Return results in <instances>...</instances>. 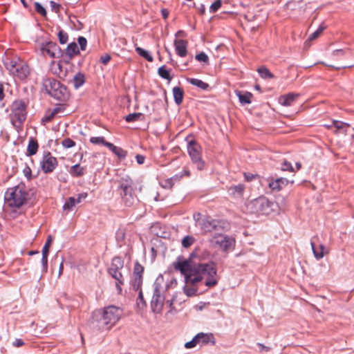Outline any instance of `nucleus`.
Instances as JSON below:
<instances>
[{
  "instance_id": "27",
  "label": "nucleus",
  "mask_w": 354,
  "mask_h": 354,
  "mask_svg": "<svg viewBox=\"0 0 354 354\" xmlns=\"http://www.w3.org/2000/svg\"><path fill=\"white\" fill-rule=\"evenodd\" d=\"M187 82L192 84V85H194L198 88H201L203 90H206L209 87L208 84L204 82L203 81L195 79V78H189L187 79Z\"/></svg>"
},
{
  "instance_id": "58",
  "label": "nucleus",
  "mask_w": 354,
  "mask_h": 354,
  "mask_svg": "<svg viewBox=\"0 0 354 354\" xmlns=\"http://www.w3.org/2000/svg\"><path fill=\"white\" fill-rule=\"evenodd\" d=\"M136 160H137V162L140 165H142L145 162V156H142V155H137L136 156Z\"/></svg>"
},
{
  "instance_id": "60",
  "label": "nucleus",
  "mask_w": 354,
  "mask_h": 354,
  "mask_svg": "<svg viewBox=\"0 0 354 354\" xmlns=\"http://www.w3.org/2000/svg\"><path fill=\"white\" fill-rule=\"evenodd\" d=\"M185 35V33L184 31L183 30H179L176 33V37H183Z\"/></svg>"
},
{
  "instance_id": "17",
  "label": "nucleus",
  "mask_w": 354,
  "mask_h": 354,
  "mask_svg": "<svg viewBox=\"0 0 354 354\" xmlns=\"http://www.w3.org/2000/svg\"><path fill=\"white\" fill-rule=\"evenodd\" d=\"M174 46L176 51V53L180 57H185L187 53V41L183 39H176L174 41Z\"/></svg>"
},
{
  "instance_id": "7",
  "label": "nucleus",
  "mask_w": 354,
  "mask_h": 354,
  "mask_svg": "<svg viewBox=\"0 0 354 354\" xmlns=\"http://www.w3.org/2000/svg\"><path fill=\"white\" fill-rule=\"evenodd\" d=\"M45 86L48 93L56 99L62 100L68 97L66 88L57 80H48Z\"/></svg>"
},
{
  "instance_id": "41",
  "label": "nucleus",
  "mask_w": 354,
  "mask_h": 354,
  "mask_svg": "<svg viewBox=\"0 0 354 354\" xmlns=\"http://www.w3.org/2000/svg\"><path fill=\"white\" fill-rule=\"evenodd\" d=\"M324 30V27H322V26L319 27L316 31H315L313 33H312L309 36L308 40L312 41V40L317 39L322 34V32H323Z\"/></svg>"
},
{
  "instance_id": "6",
  "label": "nucleus",
  "mask_w": 354,
  "mask_h": 354,
  "mask_svg": "<svg viewBox=\"0 0 354 354\" xmlns=\"http://www.w3.org/2000/svg\"><path fill=\"white\" fill-rule=\"evenodd\" d=\"M235 240L233 237L223 234H216L211 239V244L222 251H227L233 248Z\"/></svg>"
},
{
  "instance_id": "1",
  "label": "nucleus",
  "mask_w": 354,
  "mask_h": 354,
  "mask_svg": "<svg viewBox=\"0 0 354 354\" xmlns=\"http://www.w3.org/2000/svg\"><path fill=\"white\" fill-rule=\"evenodd\" d=\"M183 272H189L196 282H204L209 288L215 286L218 283L216 268L213 263H198L192 259L178 261Z\"/></svg>"
},
{
  "instance_id": "51",
  "label": "nucleus",
  "mask_w": 354,
  "mask_h": 354,
  "mask_svg": "<svg viewBox=\"0 0 354 354\" xmlns=\"http://www.w3.org/2000/svg\"><path fill=\"white\" fill-rule=\"evenodd\" d=\"M110 59H111V56L109 54L103 55L100 57V61L104 64H106L110 61Z\"/></svg>"
},
{
  "instance_id": "46",
  "label": "nucleus",
  "mask_w": 354,
  "mask_h": 354,
  "mask_svg": "<svg viewBox=\"0 0 354 354\" xmlns=\"http://www.w3.org/2000/svg\"><path fill=\"white\" fill-rule=\"evenodd\" d=\"M75 142L73 141L72 140L69 139V138H67V139H65L63 140L62 142V145L65 147V148H71V147H73L75 146Z\"/></svg>"
},
{
  "instance_id": "30",
  "label": "nucleus",
  "mask_w": 354,
  "mask_h": 354,
  "mask_svg": "<svg viewBox=\"0 0 354 354\" xmlns=\"http://www.w3.org/2000/svg\"><path fill=\"white\" fill-rule=\"evenodd\" d=\"M136 51L140 55L141 57L146 59L147 61L151 62H153V57L150 55L149 52L140 48V47H136Z\"/></svg>"
},
{
  "instance_id": "59",
  "label": "nucleus",
  "mask_w": 354,
  "mask_h": 354,
  "mask_svg": "<svg viewBox=\"0 0 354 354\" xmlns=\"http://www.w3.org/2000/svg\"><path fill=\"white\" fill-rule=\"evenodd\" d=\"M162 17H164V19H167L169 16V11L166 9H162Z\"/></svg>"
},
{
  "instance_id": "15",
  "label": "nucleus",
  "mask_w": 354,
  "mask_h": 354,
  "mask_svg": "<svg viewBox=\"0 0 354 354\" xmlns=\"http://www.w3.org/2000/svg\"><path fill=\"white\" fill-rule=\"evenodd\" d=\"M12 107L15 117H16L20 122L24 121L26 118L25 105L24 102L21 101L15 102Z\"/></svg>"
},
{
  "instance_id": "22",
  "label": "nucleus",
  "mask_w": 354,
  "mask_h": 354,
  "mask_svg": "<svg viewBox=\"0 0 354 354\" xmlns=\"http://www.w3.org/2000/svg\"><path fill=\"white\" fill-rule=\"evenodd\" d=\"M105 146L111 150L120 158H124L126 156V151L122 148L114 146L112 143H106Z\"/></svg>"
},
{
  "instance_id": "29",
  "label": "nucleus",
  "mask_w": 354,
  "mask_h": 354,
  "mask_svg": "<svg viewBox=\"0 0 354 354\" xmlns=\"http://www.w3.org/2000/svg\"><path fill=\"white\" fill-rule=\"evenodd\" d=\"M76 201L74 197H69L65 202L63 209L64 211L69 212L73 209V207L76 205Z\"/></svg>"
},
{
  "instance_id": "25",
  "label": "nucleus",
  "mask_w": 354,
  "mask_h": 354,
  "mask_svg": "<svg viewBox=\"0 0 354 354\" xmlns=\"http://www.w3.org/2000/svg\"><path fill=\"white\" fill-rule=\"evenodd\" d=\"M172 91L175 102L180 104L183 102V91L179 87H174Z\"/></svg>"
},
{
  "instance_id": "32",
  "label": "nucleus",
  "mask_w": 354,
  "mask_h": 354,
  "mask_svg": "<svg viewBox=\"0 0 354 354\" xmlns=\"http://www.w3.org/2000/svg\"><path fill=\"white\" fill-rule=\"evenodd\" d=\"M158 74L162 78L170 81L171 77L170 75V71L168 70L165 66H161L158 68Z\"/></svg>"
},
{
  "instance_id": "18",
  "label": "nucleus",
  "mask_w": 354,
  "mask_h": 354,
  "mask_svg": "<svg viewBox=\"0 0 354 354\" xmlns=\"http://www.w3.org/2000/svg\"><path fill=\"white\" fill-rule=\"evenodd\" d=\"M298 96L299 94L297 93H288L287 95H281L279 98V102L282 106H288L292 105Z\"/></svg>"
},
{
  "instance_id": "52",
  "label": "nucleus",
  "mask_w": 354,
  "mask_h": 354,
  "mask_svg": "<svg viewBox=\"0 0 354 354\" xmlns=\"http://www.w3.org/2000/svg\"><path fill=\"white\" fill-rule=\"evenodd\" d=\"M162 186L164 188H171L173 186V181L171 179H168L165 181L164 183H162Z\"/></svg>"
},
{
  "instance_id": "61",
  "label": "nucleus",
  "mask_w": 354,
  "mask_h": 354,
  "mask_svg": "<svg viewBox=\"0 0 354 354\" xmlns=\"http://www.w3.org/2000/svg\"><path fill=\"white\" fill-rule=\"evenodd\" d=\"M58 65H59V68H60V73H59V77H62V78H64V77L66 76V73H62V66H61V64H59Z\"/></svg>"
},
{
  "instance_id": "2",
  "label": "nucleus",
  "mask_w": 354,
  "mask_h": 354,
  "mask_svg": "<svg viewBox=\"0 0 354 354\" xmlns=\"http://www.w3.org/2000/svg\"><path fill=\"white\" fill-rule=\"evenodd\" d=\"M121 316V309L111 306L102 310H95L93 314V319L97 322L100 328L109 329L119 321Z\"/></svg>"
},
{
  "instance_id": "50",
  "label": "nucleus",
  "mask_w": 354,
  "mask_h": 354,
  "mask_svg": "<svg viewBox=\"0 0 354 354\" xmlns=\"http://www.w3.org/2000/svg\"><path fill=\"white\" fill-rule=\"evenodd\" d=\"M41 263L45 270H47L48 254H42Z\"/></svg>"
},
{
  "instance_id": "42",
  "label": "nucleus",
  "mask_w": 354,
  "mask_h": 354,
  "mask_svg": "<svg viewBox=\"0 0 354 354\" xmlns=\"http://www.w3.org/2000/svg\"><path fill=\"white\" fill-rule=\"evenodd\" d=\"M35 9L41 15L46 16V9L44 8V6L41 3H39L38 2L35 3Z\"/></svg>"
},
{
  "instance_id": "37",
  "label": "nucleus",
  "mask_w": 354,
  "mask_h": 354,
  "mask_svg": "<svg viewBox=\"0 0 354 354\" xmlns=\"http://www.w3.org/2000/svg\"><path fill=\"white\" fill-rule=\"evenodd\" d=\"M194 242V239L191 236H187L182 240V245L184 248H189Z\"/></svg>"
},
{
  "instance_id": "33",
  "label": "nucleus",
  "mask_w": 354,
  "mask_h": 354,
  "mask_svg": "<svg viewBox=\"0 0 354 354\" xmlns=\"http://www.w3.org/2000/svg\"><path fill=\"white\" fill-rule=\"evenodd\" d=\"M58 113V109H54L51 111H48L46 112V115L42 118V122H50L55 115Z\"/></svg>"
},
{
  "instance_id": "14",
  "label": "nucleus",
  "mask_w": 354,
  "mask_h": 354,
  "mask_svg": "<svg viewBox=\"0 0 354 354\" xmlns=\"http://www.w3.org/2000/svg\"><path fill=\"white\" fill-rule=\"evenodd\" d=\"M144 268L143 267L136 263L134 266V270L133 274V286L135 289L138 290L142 283V274L143 272Z\"/></svg>"
},
{
  "instance_id": "9",
  "label": "nucleus",
  "mask_w": 354,
  "mask_h": 354,
  "mask_svg": "<svg viewBox=\"0 0 354 354\" xmlns=\"http://www.w3.org/2000/svg\"><path fill=\"white\" fill-rule=\"evenodd\" d=\"M9 71L19 79L26 78L29 74V69L26 63L19 61H10L7 64Z\"/></svg>"
},
{
  "instance_id": "56",
  "label": "nucleus",
  "mask_w": 354,
  "mask_h": 354,
  "mask_svg": "<svg viewBox=\"0 0 354 354\" xmlns=\"http://www.w3.org/2000/svg\"><path fill=\"white\" fill-rule=\"evenodd\" d=\"M23 172L28 178H30L31 177V169L29 167H25V168L23 170Z\"/></svg>"
},
{
  "instance_id": "55",
  "label": "nucleus",
  "mask_w": 354,
  "mask_h": 354,
  "mask_svg": "<svg viewBox=\"0 0 354 354\" xmlns=\"http://www.w3.org/2000/svg\"><path fill=\"white\" fill-rule=\"evenodd\" d=\"M86 197H87V194H86V193H82V194H80L77 196V198H75L76 204L80 203L82 202V201L83 199H85Z\"/></svg>"
},
{
  "instance_id": "40",
  "label": "nucleus",
  "mask_w": 354,
  "mask_h": 354,
  "mask_svg": "<svg viewBox=\"0 0 354 354\" xmlns=\"http://www.w3.org/2000/svg\"><path fill=\"white\" fill-rule=\"evenodd\" d=\"M52 241H53V237L50 235H49L47 238V240H46V242L44 246L43 247L42 254H48L49 249L51 245Z\"/></svg>"
},
{
  "instance_id": "48",
  "label": "nucleus",
  "mask_w": 354,
  "mask_h": 354,
  "mask_svg": "<svg viewBox=\"0 0 354 354\" xmlns=\"http://www.w3.org/2000/svg\"><path fill=\"white\" fill-rule=\"evenodd\" d=\"M78 43L81 47V49L82 50H85L87 44L86 39L83 37H80L78 39Z\"/></svg>"
},
{
  "instance_id": "26",
  "label": "nucleus",
  "mask_w": 354,
  "mask_h": 354,
  "mask_svg": "<svg viewBox=\"0 0 354 354\" xmlns=\"http://www.w3.org/2000/svg\"><path fill=\"white\" fill-rule=\"evenodd\" d=\"M38 149V143L37 140L33 138H30L28 142L27 151L29 156L35 154Z\"/></svg>"
},
{
  "instance_id": "11",
  "label": "nucleus",
  "mask_w": 354,
  "mask_h": 354,
  "mask_svg": "<svg viewBox=\"0 0 354 354\" xmlns=\"http://www.w3.org/2000/svg\"><path fill=\"white\" fill-rule=\"evenodd\" d=\"M164 301L165 297L160 291L157 288L155 289L151 301V308L153 313L156 314L161 313L163 309Z\"/></svg>"
},
{
  "instance_id": "5",
  "label": "nucleus",
  "mask_w": 354,
  "mask_h": 354,
  "mask_svg": "<svg viewBox=\"0 0 354 354\" xmlns=\"http://www.w3.org/2000/svg\"><path fill=\"white\" fill-rule=\"evenodd\" d=\"M109 272L118 281L117 288L120 290V285L123 283L124 274L126 272L123 261L120 258L115 257L113 259L111 265L109 269Z\"/></svg>"
},
{
  "instance_id": "62",
  "label": "nucleus",
  "mask_w": 354,
  "mask_h": 354,
  "mask_svg": "<svg viewBox=\"0 0 354 354\" xmlns=\"http://www.w3.org/2000/svg\"><path fill=\"white\" fill-rule=\"evenodd\" d=\"M63 268H64V266H63V261H62L60 265H59V275H60L62 273Z\"/></svg>"
},
{
  "instance_id": "63",
  "label": "nucleus",
  "mask_w": 354,
  "mask_h": 354,
  "mask_svg": "<svg viewBox=\"0 0 354 354\" xmlns=\"http://www.w3.org/2000/svg\"><path fill=\"white\" fill-rule=\"evenodd\" d=\"M158 196V193H152L151 194V197H153V198L155 201H156L158 200V198H157Z\"/></svg>"
},
{
  "instance_id": "44",
  "label": "nucleus",
  "mask_w": 354,
  "mask_h": 354,
  "mask_svg": "<svg viewBox=\"0 0 354 354\" xmlns=\"http://www.w3.org/2000/svg\"><path fill=\"white\" fill-rule=\"evenodd\" d=\"M90 141L93 144H103L104 145H105L106 143H109L104 140L103 137H92Z\"/></svg>"
},
{
  "instance_id": "13",
  "label": "nucleus",
  "mask_w": 354,
  "mask_h": 354,
  "mask_svg": "<svg viewBox=\"0 0 354 354\" xmlns=\"http://www.w3.org/2000/svg\"><path fill=\"white\" fill-rule=\"evenodd\" d=\"M40 50L43 55L54 58L59 53L58 46L51 41L45 42L40 45Z\"/></svg>"
},
{
  "instance_id": "39",
  "label": "nucleus",
  "mask_w": 354,
  "mask_h": 354,
  "mask_svg": "<svg viewBox=\"0 0 354 354\" xmlns=\"http://www.w3.org/2000/svg\"><path fill=\"white\" fill-rule=\"evenodd\" d=\"M137 306L140 309H142L146 306V302L144 300L143 295H142V292L141 290H139V292H138Z\"/></svg>"
},
{
  "instance_id": "35",
  "label": "nucleus",
  "mask_w": 354,
  "mask_h": 354,
  "mask_svg": "<svg viewBox=\"0 0 354 354\" xmlns=\"http://www.w3.org/2000/svg\"><path fill=\"white\" fill-rule=\"evenodd\" d=\"M142 114L141 113H130L126 116L125 120L128 122L137 121L141 120Z\"/></svg>"
},
{
  "instance_id": "64",
  "label": "nucleus",
  "mask_w": 354,
  "mask_h": 354,
  "mask_svg": "<svg viewBox=\"0 0 354 354\" xmlns=\"http://www.w3.org/2000/svg\"><path fill=\"white\" fill-rule=\"evenodd\" d=\"M200 12L201 14H204L205 13V6L203 5L201 6V7L200 8Z\"/></svg>"
},
{
  "instance_id": "16",
  "label": "nucleus",
  "mask_w": 354,
  "mask_h": 354,
  "mask_svg": "<svg viewBox=\"0 0 354 354\" xmlns=\"http://www.w3.org/2000/svg\"><path fill=\"white\" fill-rule=\"evenodd\" d=\"M187 297L184 292H178L172 297V299L167 301L171 310L176 309V306H180L186 301Z\"/></svg>"
},
{
  "instance_id": "8",
  "label": "nucleus",
  "mask_w": 354,
  "mask_h": 354,
  "mask_svg": "<svg viewBox=\"0 0 354 354\" xmlns=\"http://www.w3.org/2000/svg\"><path fill=\"white\" fill-rule=\"evenodd\" d=\"M216 343L215 337L211 333H198L191 341L185 343V346L187 348H192L197 345L201 346L211 344L214 345Z\"/></svg>"
},
{
  "instance_id": "38",
  "label": "nucleus",
  "mask_w": 354,
  "mask_h": 354,
  "mask_svg": "<svg viewBox=\"0 0 354 354\" xmlns=\"http://www.w3.org/2000/svg\"><path fill=\"white\" fill-rule=\"evenodd\" d=\"M344 125H347V124H344L342 122H339V121L333 120V121H332V122L330 124H325V127L328 129L334 127L337 129H340L343 128Z\"/></svg>"
},
{
  "instance_id": "45",
  "label": "nucleus",
  "mask_w": 354,
  "mask_h": 354,
  "mask_svg": "<svg viewBox=\"0 0 354 354\" xmlns=\"http://www.w3.org/2000/svg\"><path fill=\"white\" fill-rule=\"evenodd\" d=\"M196 59L198 62H205V63H207L208 60H209L208 56L205 53H203V52L196 55Z\"/></svg>"
},
{
  "instance_id": "57",
  "label": "nucleus",
  "mask_w": 354,
  "mask_h": 354,
  "mask_svg": "<svg viewBox=\"0 0 354 354\" xmlns=\"http://www.w3.org/2000/svg\"><path fill=\"white\" fill-rule=\"evenodd\" d=\"M12 344L16 347H19L24 345V342L21 339H17L13 342Z\"/></svg>"
},
{
  "instance_id": "49",
  "label": "nucleus",
  "mask_w": 354,
  "mask_h": 354,
  "mask_svg": "<svg viewBox=\"0 0 354 354\" xmlns=\"http://www.w3.org/2000/svg\"><path fill=\"white\" fill-rule=\"evenodd\" d=\"M283 171H294L291 164L288 162H284L281 167Z\"/></svg>"
},
{
  "instance_id": "19",
  "label": "nucleus",
  "mask_w": 354,
  "mask_h": 354,
  "mask_svg": "<svg viewBox=\"0 0 354 354\" xmlns=\"http://www.w3.org/2000/svg\"><path fill=\"white\" fill-rule=\"evenodd\" d=\"M289 181L288 179L284 178H279L274 180H272L269 183V187L273 191H280L283 187L288 184Z\"/></svg>"
},
{
  "instance_id": "34",
  "label": "nucleus",
  "mask_w": 354,
  "mask_h": 354,
  "mask_svg": "<svg viewBox=\"0 0 354 354\" xmlns=\"http://www.w3.org/2000/svg\"><path fill=\"white\" fill-rule=\"evenodd\" d=\"M70 172L73 176H80L84 174V168L80 165H75L71 167Z\"/></svg>"
},
{
  "instance_id": "43",
  "label": "nucleus",
  "mask_w": 354,
  "mask_h": 354,
  "mask_svg": "<svg viewBox=\"0 0 354 354\" xmlns=\"http://www.w3.org/2000/svg\"><path fill=\"white\" fill-rule=\"evenodd\" d=\"M221 6V1L217 0L215 2H214L209 7V11L210 12H216Z\"/></svg>"
},
{
  "instance_id": "53",
  "label": "nucleus",
  "mask_w": 354,
  "mask_h": 354,
  "mask_svg": "<svg viewBox=\"0 0 354 354\" xmlns=\"http://www.w3.org/2000/svg\"><path fill=\"white\" fill-rule=\"evenodd\" d=\"M86 197H87V194H86V193H82V194H80L77 196V198H75L76 204L80 203L82 202V201L83 199H85Z\"/></svg>"
},
{
  "instance_id": "3",
  "label": "nucleus",
  "mask_w": 354,
  "mask_h": 354,
  "mask_svg": "<svg viewBox=\"0 0 354 354\" xmlns=\"http://www.w3.org/2000/svg\"><path fill=\"white\" fill-rule=\"evenodd\" d=\"M5 207L15 210L21 207L26 200V192L21 185L9 188L5 194Z\"/></svg>"
},
{
  "instance_id": "24",
  "label": "nucleus",
  "mask_w": 354,
  "mask_h": 354,
  "mask_svg": "<svg viewBox=\"0 0 354 354\" xmlns=\"http://www.w3.org/2000/svg\"><path fill=\"white\" fill-rule=\"evenodd\" d=\"M257 210L263 214H268L266 207H268V201L265 199H258L254 201Z\"/></svg>"
},
{
  "instance_id": "10",
  "label": "nucleus",
  "mask_w": 354,
  "mask_h": 354,
  "mask_svg": "<svg viewBox=\"0 0 354 354\" xmlns=\"http://www.w3.org/2000/svg\"><path fill=\"white\" fill-rule=\"evenodd\" d=\"M187 150L193 162L196 165L199 170H202L204 168L205 163L201 157V147L194 140H190Z\"/></svg>"
},
{
  "instance_id": "20",
  "label": "nucleus",
  "mask_w": 354,
  "mask_h": 354,
  "mask_svg": "<svg viewBox=\"0 0 354 354\" xmlns=\"http://www.w3.org/2000/svg\"><path fill=\"white\" fill-rule=\"evenodd\" d=\"M311 247L314 256L317 259H320L323 258L324 255L328 254V250L322 244L319 245L317 247H315L314 243H311Z\"/></svg>"
},
{
  "instance_id": "21",
  "label": "nucleus",
  "mask_w": 354,
  "mask_h": 354,
  "mask_svg": "<svg viewBox=\"0 0 354 354\" xmlns=\"http://www.w3.org/2000/svg\"><path fill=\"white\" fill-rule=\"evenodd\" d=\"M201 225H202V227L205 231H210V230H212L213 229H216L217 227L218 221L214 219L210 218H207L206 219L203 220Z\"/></svg>"
},
{
  "instance_id": "54",
  "label": "nucleus",
  "mask_w": 354,
  "mask_h": 354,
  "mask_svg": "<svg viewBox=\"0 0 354 354\" xmlns=\"http://www.w3.org/2000/svg\"><path fill=\"white\" fill-rule=\"evenodd\" d=\"M86 197H87V194H86V193H82V194H80L77 196V198H75L76 204L80 203L82 202V201L83 199H85Z\"/></svg>"
},
{
  "instance_id": "12",
  "label": "nucleus",
  "mask_w": 354,
  "mask_h": 354,
  "mask_svg": "<svg viewBox=\"0 0 354 354\" xmlns=\"http://www.w3.org/2000/svg\"><path fill=\"white\" fill-rule=\"evenodd\" d=\"M42 171L44 173L52 172L57 165V159L50 153H45L40 162Z\"/></svg>"
},
{
  "instance_id": "23",
  "label": "nucleus",
  "mask_w": 354,
  "mask_h": 354,
  "mask_svg": "<svg viewBox=\"0 0 354 354\" xmlns=\"http://www.w3.org/2000/svg\"><path fill=\"white\" fill-rule=\"evenodd\" d=\"M236 94L239 97V100L241 104H250L251 98L252 97V93L245 92L242 93L241 91H236Z\"/></svg>"
},
{
  "instance_id": "31",
  "label": "nucleus",
  "mask_w": 354,
  "mask_h": 354,
  "mask_svg": "<svg viewBox=\"0 0 354 354\" xmlns=\"http://www.w3.org/2000/svg\"><path fill=\"white\" fill-rule=\"evenodd\" d=\"M79 53V48L77 44L75 43H71L68 44L66 48V53L70 56L73 57Z\"/></svg>"
},
{
  "instance_id": "36",
  "label": "nucleus",
  "mask_w": 354,
  "mask_h": 354,
  "mask_svg": "<svg viewBox=\"0 0 354 354\" xmlns=\"http://www.w3.org/2000/svg\"><path fill=\"white\" fill-rule=\"evenodd\" d=\"M258 73H259L261 77L265 79L273 77V75L270 73V71L268 68L264 67L259 68L258 69Z\"/></svg>"
},
{
  "instance_id": "28",
  "label": "nucleus",
  "mask_w": 354,
  "mask_h": 354,
  "mask_svg": "<svg viewBox=\"0 0 354 354\" xmlns=\"http://www.w3.org/2000/svg\"><path fill=\"white\" fill-rule=\"evenodd\" d=\"M84 75L82 73L76 74L73 80V84L74 87L77 89L83 85L84 83Z\"/></svg>"
},
{
  "instance_id": "4",
  "label": "nucleus",
  "mask_w": 354,
  "mask_h": 354,
  "mask_svg": "<svg viewBox=\"0 0 354 354\" xmlns=\"http://www.w3.org/2000/svg\"><path fill=\"white\" fill-rule=\"evenodd\" d=\"M174 266L175 269L179 270L180 273L184 276L185 285L183 288V290L185 295L187 297L195 296L198 292V283L194 279V277L189 273V272L183 271L180 267L182 264L178 261L177 262H175Z\"/></svg>"
},
{
  "instance_id": "47",
  "label": "nucleus",
  "mask_w": 354,
  "mask_h": 354,
  "mask_svg": "<svg viewBox=\"0 0 354 354\" xmlns=\"http://www.w3.org/2000/svg\"><path fill=\"white\" fill-rule=\"evenodd\" d=\"M58 36H59V41L61 44H64L67 42L68 36L66 34H65L62 32H59L58 34Z\"/></svg>"
}]
</instances>
